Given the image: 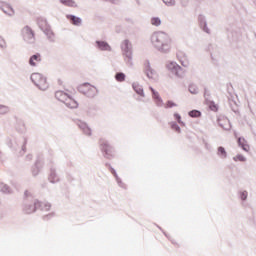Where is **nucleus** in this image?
<instances>
[{
	"label": "nucleus",
	"mask_w": 256,
	"mask_h": 256,
	"mask_svg": "<svg viewBox=\"0 0 256 256\" xmlns=\"http://www.w3.org/2000/svg\"><path fill=\"white\" fill-rule=\"evenodd\" d=\"M234 161H241V162H245L246 159L244 158L243 155H237L236 157H234Z\"/></svg>",
	"instance_id": "23"
},
{
	"label": "nucleus",
	"mask_w": 256,
	"mask_h": 256,
	"mask_svg": "<svg viewBox=\"0 0 256 256\" xmlns=\"http://www.w3.org/2000/svg\"><path fill=\"white\" fill-rule=\"evenodd\" d=\"M133 89L138 95L143 96V88L139 84H133Z\"/></svg>",
	"instance_id": "17"
},
{
	"label": "nucleus",
	"mask_w": 256,
	"mask_h": 256,
	"mask_svg": "<svg viewBox=\"0 0 256 256\" xmlns=\"http://www.w3.org/2000/svg\"><path fill=\"white\" fill-rule=\"evenodd\" d=\"M189 91L190 93L195 94L197 93V88L194 85H191L189 86Z\"/></svg>",
	"instance_id": "26"
},
{
	"label": "nucleus",
	"mask_w": 256,
	"mask_h": 256,
	"mask_svg": "<svg viewBox=\"0 0 256 256\" xmlns=\"http://www.w3.org/2000/svg\"><path fill=\"white\" fill-rule=\"evenodd\" d=\"M78 89L80 93H83V95H86V97H95L97 94V88L89 83L80 85Z\"/></svg>",
	"instance_id": "4"
},
{
	"label": "nucleus",
	"mask_w": 256,
	"mask_h": 256,
	"mask_svg": "<svg viewBox=\"0 0 256 256\" xmlns=\"http://www.w3.org/2000/svg\"><path fill=\"white\" fill-rule=\"evenodd\" d=\"M238 144L240 145V147H242L243 151H249V144H247V141L245 140V138H239L238 139Z\"/></svg>",
	"instance_id": "12"
},
{
	"label": "nucleus",
	"mask_w": 256,
	"mask_h": 256,
	"mask_svg": "<svg viewBox=\"0 0 256 256\" xmlns=\"http://www.w3.org/2000/svg\"><path fill=\"white\" fill-rule=\"evenodd\" d=\"M175 106H176V104H175L174 102H172V101H168V102L165 104L166 109H169V108L175 107Z\"/></svg>",
	"instance_id": "25"
},
{
	"label": "nucleus",
	"mask_w": 256,
	"mask_h": 256,
	"mask_svg": "<svg viewBox=\"0 0 256 256\" xmlns=\"http://www.w3.org/2000/svg\"><path fill=\"white\" fill-rule=\"evenodd\" d=\"M175 129H176V131H178V133L181 132V128H179V126H175Z\"/></svg>",
	"instance_id": "33"
},
{
	"label": "nucleus",
	"mask_w": 256,
	"mask_h": 256,
	"mask_svg": "<svg viewBox=\"0 0 256 256\" xmlns=\"http://www.w3.org/2000/svg\"><path fill=\"white\" fill-rule=\"evenodd\" d=\"M151 43L161 53H169L173 47L171 36L163 31L154 32L151 36Z\"/></svg>",
	"instance_id": "1"
},
{
	"label": "nucleus",
	"mask_w": 256,
	"mask_h": 256,
	"mask_svg": "<svg viewBox=\"0 0 256 256\" xmlns=\"http://www.w3.org/2000/svg\"><path fill=\"white\" fill-rule=\"evenodd\" d=\"M163 3L168 6H173L175 5V0H163Z\"/></svg>",
	"instance_id": "24"
},
{
	"label": "nucleus",
	"mask_w": 256,
	"mask_h": 256,
	"mask_svg": "<svg viewBox=\"0 0 256 256\" xmlns=\"http://www.w3.org/2000/svg\"><path fill=\"white\" fill-rule=\"evenodd\" d=\"M174 116L177 119L178 123H181V116L179 114H175Z\"/></svg>",
	"instance_id": "31"
},
{
	"label": "nucleus",
	"mask_w": 256,
	"mask_h": 256,
	"mask_svg": "<svg viewBox=\"0 0 256 256\" xmlns=\"http://www.w3.org/2000/svg\"><path fill=\"white\" fill-rule=\"evenodd\" d=\"M180 63L183 67H189V60H187V57L185 56L180 58Z\"/></svg>",
	"instance_id": "19"
},
{
	"label": "nucleus",
	"mask_w": 256,
	"mask_h": 256,
	"mask_svg": "<svg viewBox=\"0 0 256 256\" xmlns=\"http://www.w3.org/2000/svg\"><path fill=\"white\" fill-rule=\"evenodd\" d=\"M96 43H97L99 49H101V51H111V46H109V44H107V42L97 41Z\"/></svg>",
	"instance_id": "11"
},
{
	"label": "nucleus",
	"mask_w": 256,
	"mask_h": 256,
	"mask_svg": "<svg viewBox=\"0 0 256 256\" xmlns=\"http://www.w3.org/2000/svg\"><path fill=\"white\" fill-rule=\"evenodd\" d=\"M210 109H211V111H217L218 107L215 103H211L210 104Z\"/></svg>",
	"instance_id": "29"
},
{
	"label": "nucleus",
	"mask_w": 256,
	"mask_h": 256,
	"mask_svg": "<svg viewBox=\"0 0 256 256\" xmlns=\"http://www.w3.org/2000/svg\"><path fill=\"white\" fill-rule=\"evenodd\" d=\"M146 75L149 79H155V77H157V72H155L151 67H148L146 69Z\"/></svg>",
	"instance_id": "14"
},
{
	"label": "nucleus",
	"mask_w": 256,
	"mask_h": 256,
	"mask_svg": "<svg viewBox=\"0 0 256 256\" xmlns=\"http://www.w3.org/2000/svg\"><path fill=\"white\" fill-rule=\"evenodd\" d=\"M55 98L61 101V103H65L66 107L70 109H77V107H79V103H77V100L73 97V92L69 94L60 90L55 93Z\"/></svg>",
	"instance_id": "2"
},
{
	"label": "nucleus",
	"mask_w": 256,
	"mask_h": 256,
	"mask_svg": "<svg viewBox=\"0 0 256 256\" xmlns=\"http://www.w3.org/2000/svg\"><path fill=\"white\" fill-rule=\"evenodd\" d=\"M31 80L38 87V89H41V91H46V89H49V83L47 82V78L43 76L41 73H33L31 75Z\"/></svg>",
	"instance_id": "3"
},
{
	"label": "nucleus",
	"mask_w": 256,
	"mask_h": 256,
	"mask_svg": "<svg viewBox=\"0 0 256 256\" xmlns=\"http://www.w3.org/2000/svg\"><path fill=\"white\" fill-rule=\"evenodd\" d=\"M190 117H199L201 112L199 110H192L189 112Z\"/></svg>",
	"instance_id": "22"
},
{
	"label": "nucleus",
	"mask_w": 256,
	"mask_h": 256,
	"mask_svg": "<svg viewBox=\"0 0 256 256\" xmlns=\"http://www.w3.org/2000/svg\"><path fill=\"white\" fill-rule=\"evenodd\" d=\"M67 19H69L72 23V25H81V18L73 16V15H68Z\"/></svg>",
	"instance_id": "13"
},
{
	"label": "nucleus",
	"mask_w": 256,
	"mask_h": 256,
	"mask_svg": "<svg viewBox=\"0 0 256 256\" xmlns=\"http://www.w3.org/2000/svg\"><path fill=\"white\" fill-rule=\"evenodd\" d=\"M151 25H154V27H159L161 25V18L159 17H153L150 20Z\"/></svg>",
	"instance_id": "16"
},
{
	"label": "nucleus",
	"mask_w": 256,
	"mask_h": 256,
	"mask_svg": "<svg viewBox=\"0 0 256 256\" xmlns=\"http://www.w3.org/2000/svg\"><path fill=\"white\" fill-rule=\"evenodd\" d=\"M124 45H125L126 49H129V47H131V42H129V40H125Z\"/></svg>",
	"instance_id": "30"
},
{
	"label": "nucleus",
	"mask_w": 256,
	"mask_h": 256,
	"mask_svg": "<svg viewBox=\"0 0 256 256\" xmlns=\"http://www.w3.org/2000/svg\"><path fill=\"white\" fill-rule=\"evenodd\" d=\"M2 11H4V13H6V15H15V10L13 9V7H11V5L9 4H5L2 7Z\"/></svg>",
	"instance_id": "10"
},
{
	"label": "nucleus",
	"mask_w": 256,
	"mask_h": 256,
	"mask_svg": "<svg viewBox=\"0 0 256 256\" xmlns=\"http://www.w3.org/2000/svg\"><path fill=\"white\" fill-rule=\"evenodd\" d=\"M9 113V107L0 105V115H5Z\"/></svg>",
	"instance_id": "20"
},
{
	"label": "nucleus",
	"mask_w": 256,
	"mask_h": 256,
	"mask_svg": "<svg viewBox=\"0 0 256 256\" xmlns=\"http://www.w3.org/2000/svg\"><path fill=\"white\" fill-rule=\"evenodd\" d=\"M150 89H151V91H152V93H153V97H154L155 99H159V93L155 92V89H153V88H150Z\"/></svg>",
	"instance_id": "28"
},
{
	"label": "nucleus",
	"mask_w": 256,
	"mask_h": 256,
	"mask_svg": "<svg viewBox=\"0 0 256 256\" xmlns=\"http://www.w3.org/2000/svg\"><path fill=\"white\" fill-rule=\"evenodd\" d=\"M218 155H221V157H227V152L225 151V148H223V147H219L218 148Z\"/></svg>",
	"instance_id": "21"
},
{
	"label": "nucleus",
	"mask_w": 256,
	"mask_h": 256,
	"mask_svg": "<svg viewBox=\"0 0 256 256\" xmlns=\"http://www.w3.org/2000/svg\"><path fill=\"white\" fill-rule=\"evenodd\" d=\"M35 208L32 210V213L35 212L36 209H42V211H49V209H51V204L49 203H43V202H39L36 201L35 202Z\"/></svg>",
	"instance_id": "7"
},
{
	"label": "nucleus",
	"mask_w": 256,
	"mask_h": 256,
	"mask_svg": "<svg viewBox=\"0 0 256 256\" xmlns=\"http://www.w3.org/2000/svg\"><path fill=\"white\" fill-rule=\"evenodd\" d=\"M58 84L63 85V82L61 81V79L58 80Z\"/></svg>",
	"instance_id": "34"
},
{
	"label": "nucleus",
	"mask_w": 256,
	"mask_h": 256,
	"mask_svg": "<svg viewBox=\"0 0 256 256\" xmlns=\"http://www.w3.org/2000/svg\"><path fill=\"white\" fill-rule=\"evenodd\" d=\"M240 197L242 201H245V199H247V191L241 192Z\"/></svg>",
	"instance_id": "27"
},
{
	"label": "nucleus",
	"mask_w": 256,
	"mask_h": 256,
	"mask_svg": "<svg viewBox=\"0 0 256 256\" xmlns=\"http://www.w3.org/2000/svg\"><path fill=\"white\" fill-rule=\"evenodd\" d=\"M167 68L172 73H175L177 77H183L185 75V70H183V68H181V66L177 65L176 63H173V62L169 63L167 65Z\"/></svg>",
	"instance_id": "5"
},
{
	"label": "nucleus",
	"mask_w": 256,
	"mask_h": 256,
	"mask_svg": "<svg viewBox=\"0 0 256 256\" xmlns=\"http://www.w3.org/2000/svg\"><path fill=\"white\" fill-rule=\"evenodd\" d=\"M23 33H24V37L27 41H29V39L35 38V33H33V30L29 26H25L23 28Z\"/></svg>",
	"instance_id": "8"
},
{
	"label": "nucleus",
	"mask_w": 256,
	"mask_h": 256,
	"mask_svg": "<svg viewBox=\"0 0 256 256\" xmlns=\"http://www.w3.org/2000/svg\"><path fill=\"white\" fill-rule=\"evenodd\" d=\"M60 3L66 7H77V3L74 0H60Z\"/></svg>",
	"instance_id": "15"
},
{
	"label": "nucleus",
	"mask_w": 256,
	"mask_h": 256,
	"mask_svg": "<svg viewBox=\"0 0 256 256\" xmlns=\"http://www.w3.org/2000/svg\"><path fill=\"white\" fill-rule=\"evenodd\" d=\"M86 134L91 135V130H89V128H86Z\"/></svg>",
	"instance_id": "32"
},
{
	"label": "nucleus",
	"mask_w": 256,
	"mask_h": 256,
	"mask_svg": "<svg viewBox=\"0 0 256 256\" xmlns=\"http://www.w3.org/2000/svg\"><path fill=\"white\" fill-rule=\"evenodd\" d=\"M116 81H119L120 83H122V81H125V74L123 73H117L115 76Z\"/></svg>",
	"instance_id": "18"
},
{
	"label": "nucleus",
	"mask_w": 256,
	"mask_h": 256,
	"mask_svg": "<svg viewBox=\"0 0 256 256\" xmlns=\"http://www.w3.org/2000/svg\"><path fill=\"white\" fill-rule=\"evenodd\" d=\"M39 63H41V54H35L30 57L29 65H31V67H37Z\"/></svg>",
	"instance_id": "9"
},
{
	"label": "nucleus",
	"mask_w": 256,
	"mask_h": 256,
	"mask_svg": "<svg viewBox=\"0 0 256 256\" xmlns=\"http://www.w3.org/2000/svg\"><path fill=\"white\" fill-rule=\"evenodd\" d=\"M101 150L106 154V155H111L113 153V148H111V145L107 143V141L100 139L99 141Z\"/></svg>",
	"instance_id": "6"
}]
</instances>
